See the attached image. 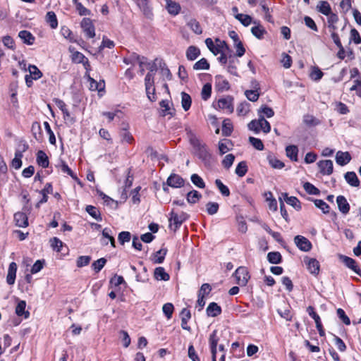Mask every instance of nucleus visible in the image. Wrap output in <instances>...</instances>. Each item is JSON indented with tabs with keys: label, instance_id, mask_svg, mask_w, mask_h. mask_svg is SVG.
Listing matches in <instances>:
<instances>
[{
	"label": "nucleus",
	"instance_id": "obj_1",
	"mask_svg": "<svg viewBox=\"0 0 361 361\" xmlns=\"http://www.w3.org/2000/svg\"><path fill=\"white\" fill-rule=\"evenodd\" d=\"M188 218V215L186 213L182 212L180 214H177L172 210L169 219L170 222L169 226L173 231H176Z\"/></svg>",
	"mask_w": 361,
	"mask_h": 361
},
{
	"label": "nucleus",
	"instance_id": "obj_2",
	"mask_svg": "<svg viewBox=\"0 0 361 361\" xmlns=\"http://www.w3.org/2000/svg\"><path fill=\"white\" fill-rule=\"evenodd\" d=\"M190 142L193 146L195 153L200 159L206 160L209 157V154L204 144L202 143L196 137H191Z\"/></svg>",
	"mask_w": 361,
	"mask_h": 361
},
{
	"label": "nucleus",
	"instance_id": "obj_3",
	"mask_svg": "<svg viewBox=\"0 0 361 361\" xmlns=\"http://www.w3.org/2000/svg\"><path fill=\"white\" fill-rule=\"evenodd\" d=\"M234 275L236 279L237 283L241 286H246L250 278V276L247 268L244 267H238L235 271Z\"/></svg>",
	"mask_w": 361,
	"mask_h": 361
},
{
	"label": "nucleus",
	"instance_id": "obj_4",
	"mask_svg": "<svg viewBox=\"0 0 361 361\" xmlns=\"http://www.w3.org/2000/svg\"><path fill=\"white\" fill-rule=\"evenodd\" d=\"M214 107L216 109L227 110L228 112L232 113L233 111V98L230 96L220 98L218 100L216 105H214Z\"/></svg>",
	"mask_w": 361,
	"mask_h": 361
},
{
	"label": "nucleus",
	"instance_id": "obj_5",
	"mask_svg": "<svg viewBox=\"0 0 361 361\" xmlns=\"http://www.w3.org/2000/svg\"><path fill=\"white\" fill-rule=\"evenodd\" d=\"M81 27L87 37L93 38L95 36L94 26L90 18H84L81 21Z\"/></svg>",
	"mask_w": 361,
	"mask_h": 361
},
{
	"label": "nucleus",
	"instance_id": "obj_6",
	"mask_svg": "<svg viewBox=\"0 0 361 361\" xmlns=\"http://www.w3.org/2000/svg\"><path fill=\"white\" fill-rule=\"evenodd\" d=\"M294 242L296 246L302 251L308 252L312 248L310 241L304 236L296 235L294 238Z\"/></svg>",
	"mask_w": 361,
	"mask_h": 361
},
{
	"label": "nucleus",
	"instance_id": "obj_7",
	"mask_svg": "<svg viewBox=\"0 0 361 361\" xmlns=\"http://www.w3.org/2000/svg\"><path fill=\"white\" fill-rule=\"evenodd\" d=\"M304 263L312 274L317 275L319 274V263L316 259L306 257L304 258Z\"/></svg>",
	"mask_w": 361,
	"mask_h": 361
},
{
	"label": "nucleus",
	"instance_id": "obj_8",
	"mask_svg": "<svg viewBox=\"0 0 361 361\" xmlns=\"http://www.w3.org/2000/svg\"><path fill=\"white\" fill-rule=\"evenodd\" d=\"M307 311L309 315L314 320V323L316 324V327L319 331V335L321 336H324L325 333L319 316L314 312V308L312 306H309L307 309Z\"/></svg>",
	"mask_w": 361,
	"mask_h": 361
},
{
	"label": "nucleus",
	"instance_id": "obj_9",
	"mask_svg": "<svg viewBox=\"0 0 361 361\" xmlns=\"http://www.w3.org/2000/svg\"><path fill=\"white\" fill-rule=\"evenodd\" d=\"M319 171L323 175H330L333 172V161L331 160H322L317 163Z\"/></svg>",
	"mask_w": 361,
	"mask_h": 361
},
{
	"label": "nucleus",
	"instance_id": "obj_10",
	"mask_svg": "<svg viewBox=\"0 0 361 361\" xmlns=\"http://www.w3.org/2000/svg\"><path fill=\"white\" fill-rule=\"evenodd\" d=\"M211 353H212V361H216V347L219 341V338L217 337V331L214 330L209 336V338Z\"/></svg>",
	"mask_w": 361,
	"mask_h": 361
},
{
	"label": "nucleus",
	"instance_id": "obj_11",
	"mask_svg": "<svg viewBox=\"0 0 361 361\" xmlns=\"http://www.w3.org/2000/svg\"><path fill=\"white\" fill-rule=\"evenodd\" d=\"M341 259H342V262L347 267L352 269L355 273H356L359 276H361V270L357 265L355 259L347 256H341Z\"/></svg>",
	"mask_w": 361,
	"mask_h": 361
},
{
	"label": "nucleus",
	"instance_id": "obj_12",
	"mask_svg": "<svg viewBox=\"0 0 361 361\" xmlns=\"http://www.w3.org/2000/svg\"><path fill=\"white\" fill-rule=\"evenodd\" d=\"M137 6L142 11L143 14L147 17L151 18L152 16V8L149 4V0H133Z\"/></svg>",
	"mask_w": 361,
	"mask_h": 361
},
{
	"label": "nucleus",
	"instance_id": "obj_13",
	"mask_svg": "<svg viewBox=\"0 0 361 361\" xmlns=\"http://www.w3.org/2000/svg\"><path fill=\"white\" fill-rule=\"evenodd\" d=\"M168 185L172 188H180L184 185V180L178 175L173 173L167 179Z\"/></svg>",
	"mask_w": 361,
	"mask_h": 361
},
{
	"label": "nucleus",
	"instance_id": "obj_14",
	"mask_svg": "<svg viewBox=\"0 0 361 361\" xmlns=\"http://www.w3.org/2000/svg\"><path fill=\"white\" fill-rule=\"evenodd\" d=\"M14 221L16 225L18 227H27L28 226V219L27 215L21 212H16L14 214Z\"/></svg>",
	"mask_w": 361,
	"mask_h": 361
},
{
	"label": "nucleus",
	"instance_id": "obj_15",
	"mask_svg": "<svg viewBox=\"0 0 361 361\" xmlns=\"http://www.w3.org/2000/svg\"><path fill=\"white\" fill-rule=\"evenodd\" d=\"M27 149V145H24L22 151L16 150L15 152V157L11 161V166L15 169H19L22 166L21 159L23 157V152Z\"/></svg>",
	"mask_w": 361,
	"mask_h": 361
},
{
	"label": "nucleus",
	"instance_id": "obj_16",
	"mask_svg": "<svg viewBox=\"0 0 361 361\" xmlns=\"http://www.w3.org/2000/svg\"><path fill=\"white\" fill-rule=\"evenodd\" d=\"M351 160L350 154L348 152L338 151L336 155V161L338 165L344 166Z\"/></svg>",
	"mask_w": 361,
	"mask_h": 361
},
{
	"label": "nucleus",
	"instance_id": "obj_17",
	"mask_svg": "<svg viewBox=\"0 0 361 361\" xmlns=\"http://www.w3.org/2000/svg\"><path fill=\"white\" fill-rule=\"evenodd\" d=\"M338 209L341 212L346 214L349 212L350 205L344 196L339 195L336 198Z\"/></svg>",
	"mask_w": 361,
	"mask_h": 361
},
{
	"label": "nucleus",
	"instance_id": "obj_18",
	"mask_svg": "<svg viewBox=\"0 0 361 361\" xmlns=\"http://www.w3.org/2000/svg\"><path fill=\"white\" fill-rule=\"evenodd\" d=\"M181 317V327L188 331H190V327L188 326V322L191 318L190 311L186 308H183L180 312Z\"/></svg>",
	"mask_w": 361,
	"mask_h": 361
},
{
	"label": "nucleus",
	"instance_id": "obj_19",
	"mask_svg": "<svg viewBox=\"0 0 361 361\" xmlns=\"http://www.w3.org/2000/svg\"><path fill=\"white\" fill-rule=\"evenodd\" d=\"M164 1L166 2V8L170 14L176 16L179 13L180 6L178 3L172 0H164Z\"/></svg>",
	"mask_w": 361,
	"mask_h": 361
},
{
	"label": "nucleus",
	"instance_id": "obj_20",
	"mask_svg": "<svg viewBox=\"0 0 361 361\" xmlns=\"http://www.w3.org/2000/svg\"><path fill=\"white\" fill-rule=\"evenodd\" d=\"M240 61L235 56L230 55L228 56V63L227 66V71L233 75H237V66Z\"/></svg>",
	"mask_w": 361,
	"mask_h": 361
},
{
	"label": "nucleus",
	"instance_id": "obj_21",
	"mask_svg": "<svg viewBox=\"0 0 361 361\" xmlns=\"http://www.w3.org/2000/svg\"><path fill=\"white\" fill-rule=\"evenodd\" d=\"M17 271V264L15 262H11L9 264L6 281L9 285H13L15 283L16 276Z\"/></svg>",
	"mask_w": 361,
	"mask_h": 361
},
{
	"label": "nucleus",
	"instance_id": "obj_22",
	"mask_svg": "<svg viewBox=\"0 0 361 361\" xmlns=\"http://www.w3.org/2000/svg\"><path fill=\"white\" fill-rule=\"evenodd\" d=\"M26 302L25 300H20L16 307V314L18 317H23L24 319L29 317L30 313L25 310Z\"/></svg>",
	"mask_w": 361,
	"mask_h": 361
},
{
	"label": "nucleus",
	"instance_id": "obj_23",
	"mask_svg": "<svg viewBox=\"0 0 361 361\" xmlns=\"http://www.w3.org/2000/svg\"><path fill=\"white\" fill-rule=\"evenodd\" d=\"M207 314L209 317H216L219 315L221 312V308L219 305H218L216 302H213L209 303L206 310Z\"/></svg>",
	"mask_w": 361,
	"mask_h": 361
},
{
	"label": "nucleus",
	"instance_id": "obj_24",
	"mask_svg": "<svg viewBox=\"0 0 361 361\" xmlns=\"http://www.w3.org/2000/svg\"><path fill=\"white\" fill-rule=\"evenodd\" d=\"M281 200L283 199V200L288 204L291 205L296 209H300V202L298 200L297 197L290 196L289 197L287 193H282L281 194Z\"/></svg>",
	"mask_w": 361,
	"mask_h": 361
},
{
	"label": "nucleus",
	"instance_id": "obj_25",
	"mask_svg": "<svg viewBox=\"0 0 361 361\" xmlns=\"http://www.w3.org/2000/svg\"><path fill=\"white\" fill-rule=\"evenodd\" d=\"M18 37L23 41L24 43L31 45L35 42V37L32 35V33L27 30L20 31L18 33Z\"/></svg>",
	"mask_w": 361,
	"mask_h": 361
},
{
	"label": "nucleus",
	"instance_id": "obj_26",
	"mask_svg": "<svg viewBox=\"0 0 361 361\" xmlns=\"http://www.w3.org/2000/svg\"><path fill=\"white\" fill-rule=\"evenodd\" d=\"M346 182L353 187H357L360 185V180L355 172H347L345 176Z\"/></svg>",
	"mask_w": 361,
	"mask_h": 361
},
{
	"label": "nucleus",
	"instance_id": "obj_27",
	"mask_svg": "<svg viewBox=\"0 0 361 361\" xmlns=\"http://www.w3.org/2000/svg\"><path fill=\"white\" fill-rule=\"evenodd\" d=\"M37 162L42 168H47L49 166L48 157L42 150H39L37 153Z\"/></svg>",
	"mask_w": 361,
	"mask_h": 361
},
{
	"label": "nucleus",
	"instance_id": "obj_28",
	"mask_svg": "<svg viewBox=\"0 0 361 361\" xmlns=\"http://www.w3.org/2000/svg\"><path fill=\"white\" fill-rule=\"evenodd\" d=\"M31 130H32V135H33V137H35V139L38 142L42 141V128H41L39 123L34 122L32 124Z\"/></svg>",
	"mask_w": 361,
	"mask_h": 361
},
{
	"label": "nucleus",
	"instance_id": "obj_29",
	"mask_svg": "<svg viewBox=\"0 0 361 361\" xmlns=\"http://www.w3.org/2000/svg\"><path fill=\"white\" fill-rule=\"evenodd\" d=\"M146 93H150L151 89L154 87V73H147L145 78Z\"/></svg>",
	"mask_w": 361,
	"mask_h": 361
},
{
	"label": "nucleus",
	"instance_id": "obj_30",
	"mask_svg": "<svg viewBox=\"0 0 361 361\" xmlns=\"http://www.w3.org/2000/svg\"><path fill=\"white\" fill-rule=\"evenodd\" d=\"M286 156L292 161H298V148L296 145H289L286 148Z\"/></svg>",
	"mask_w": 361,
	"mask_h": 361
},
{
	"label": "nucleus",
	"instance_id": "obj_31",
	"mask_svg": "<svg viewBox=\"0 0 361 361\" xmlns=\"http://www.w3.org/2000/svg\"><path fill=\"white\" fill-rule=\"evenodd\" d=\"M154 278L158 281L169 280V275L165 271V269L161 267H157L154 269Z\"/></svg>",
	"mask_w": 361,
	"mask_h": 361
},
{
	"label": "nucleus",
	"instance_id": "obj_32",
	"mask_svg": "<svg viewBox=\"0 0 361 361\" xmlns=\"http://www.w3.org/2000/svg\"><path fill=\"white\" fill-rule=\"evenodd\" d=\"M200 54V49L194 46H190L186 51V57L190 61L196 59Z\"/></svg>",
	"mask_w": 361,
	"mask_h": 361
},
{
	"label": "nucleus",
	"instance_id": "obj_33",
	"mask_svg": "<svg viewBox=\"0 0 361 361\" xmlns=\"http://www.w3.org/2000/svg\"><path fill=\"white\" fill-rule=\"evenodd\" d=\"M251 32L255 37L260 39L263 38L267 32L262 25L257 24L251 28Z\"/></svg>",
	"mask_w": 361,
	"mask_h": 361
},
{
	"label": "nucleus",
	"instance_id": "obj_34",
	"mask_svg": "<svg viewBox=\"0 0 361 361\" xmlns=\"http://www.w3.org/2000/svg\"><path fill=\"white\" fill-rule=\"evenodd\" d=\"M318 10L322 14L329 16L331 13L330 4L326 1H322L317 6Z\"/></svg>",
	"mask_w": 361,
	"mask_h": 361
},
{
	"label": "nucleus",
	"instance_id": "obj_35",
	"mask_svg": "<svg viewBox=\"0 0 361 361\" xmlns=\"http://www.w3.org/2000/svg\"><path fill=\"white\" fill-rule=\"evenodd\" d=\"M192 99L190 96L183 92H181V106L185 111H188L191 106Z\"/></svg>",
	"mask_w": 361,
	"mask_h": 361
},
{
	"label": "nucleus",
	"instance_id": "obj_36",
	"mask_svg": "<svg viewBox=\"0 0 361 361\" xmlns=\"http://www.w3.org/2000/svg\"><path fill=\"white\" fill-rule=\"evenodd\" d=\"M46 20L51 28L55 29L57 27L58 20L54 12L49 11L46 15Z\"/></svg>",
	"mask_w": 361,
	"mask_h": 361
},
{
	"label": "nucleus",
	"instance_id": "obj_37",
	"mask_svg": "<svg viewBox=\"0 0 361 361\" xmlns=\"http://www.w3.org/2000/svg\"><path fill=\"white\" fill-rule=\"evenodd\" d=\"M235 18L245 27L250 25L252 21V17L246 14L236 13Z\"/></svg>",
	"mask_w": 361,
	"mask_h": 361
},
{
	"label": "nucleus",
	"instance_id": "obj_38",
	"mask_svg": "<svg viewBox=\"0 0 361 361\" xmlns=\"http://www.w3.org/2000/svg\"><path fill=\"white\" fill-rule=\"evenodd\" d=\"M27 70L30 73L28 75L34 78V80H38L42 76V72L35 65H29Z\"/></svg>",
	"mask_w": 361,
	"mask_h": 361
},
{
	"label": "nucleus",
	"instance_id": "obj_39",
	"mask_svg": "<svg viewBox=\"0 0 361 361\" xmlns=\"http://www.w3.org/2000/svg\"><path fill=\"white\" fill-rule=\"evenodd\" d=\"M202 195L197 190H192L187 194V200L189 203L195 204L200 200Z\"/></svg>",
	"mask_w": 361,
	"mask_h": 361
},
{
	"label": "nucleus",
	"instance_id": "obj_40",
	"mask_svg": "<svg viewBox=\"0 0 361 361\" xmlns=\"http://www.w3.org/2000/svg\"><path fill=\"white\" fill-rule=\"evenodd\" d=\"M267 259L271 264H279L281 262L282 257L279 252H271L267 255Z\"/></svg>",
	"mask_w": 361,
	"mask_h": 361
},
{
	"label": "nucleus",
	"instance_id": "obj_41",
	"mask_svg": "<svg viewBox=\"0 0 361 361\" xmlns=\"http://www.w3.org/2000/svg\"><path fill=\"white\" fill-rule=\"evenodd\" d=\"M187 25L195 34L200 35L202 32V30L199 22H197L195 19H190L188 22Z\"/></svg>",
	"mask_w": 361,
	"mask_h": 361
},
{
	"label": "nucleus",
	"instance_id": "obj_42",
	"mask_svg": "<svg viewBox=\"0 0 361 361\" xmlns=\"http://www.w3.org/2000/svg\"><path fill=\"white\" fill-rule=\"evenodd\" d=\"M267 159L269 161V164L273 167L274 169H281L284 167V164L281 161L279 160L276 157L269 155L267 157Z\"/></svg>",
	"mask_w": 361,
	"mask_h": 361
},
{
	"label": "nucleus",
	"instance_id": "obj_43",
	"mask_svg": "<svg viewBox=\"0 0 361 361\" xmlns=\"http://www.w3.org/2000/svg\"><path fill=\"white\" fill-rule=\"evenodd\" d=\"M209 68V63L207 62V59L204 58L201 59L198 61H197L194 66L193 69L196 71L200 70H208Z\"/></svg>",
	"mask_w": 361,
	"mask_h": 361
},
{
	"label": "nucleus",
	"instance_id": "obj_44",
	"mask_svg": "<svg viewBox=\"0 0 361 361\" xmlns=\"http://www.w3.org/2000/svg\"><path fill=\"white\" fill-rule=\"evenodd\" d=\"M216 86L220 90H228L230 88L228 82L221 76L216 77Z\"/></svg>",
	"mask_w": 361,
	"mask_h": 361
},
{
	"label": "nucleus",
	"instance_id": "obj_45",
	"mask_svg": "<svg viewBox=\"0 0 361 361\" xmlns=\"http://www.w3.org/2000/svg\"><path fill=\"white\" fill-rule=\"evenodd\" d=\"M160 74L163 80H171L172 79V74L165 63L160 65Z\"/></svg>",
	"mask_w": 361,
	"mask_h": 361
},
{
	"label": "nucleus",
	"instance_id": "obj_46",
	"mask_svg": "<svg viewBox=\"0 0 361 361\" xmlns=\"http://www.w3.org/2000/svg\"><path fill=\"white\" fill-rule=\"evenodd\" d=\"M86 212L94 219L97 221H102V217L99 210L94 206L87 205L86 207Z\"/></svg>",
	"mask_w": 361,
	"mask_h": 361
},
{
	"label": "nucleus",
	"instance_id": "obj_47",
	"mask_svg": "<svg viewBox=\"0 0 361 361\" xmlns=\"http://www.w3.org/2000/svg\"><path fill=\"white\" fill-rule=\"evenodd\" d=\"M159 104H160V107H161V115L162 116H166L167 115H172V113L170 111L169 100H162L160 102Z\"/></svg>",
	"mask_w": 361,
	"mask_h": 361
},
{
	"label": "nucleus",
	"instance_id": "obj_48",
	"mask_svg": "<svg viewBox=\"0 0 361 361\" xmlns=\"http://www.w3.org/2000/svg\"><path fill=\"white\" fill-rule=\"evenodd\" d=\"M215 184L222 195L226 196V197H228L230 195V190H229L228 188L226 185H225L221 182V180L216 179L215 180Z\"/></svg>",
	"mask_w": 361,
	"mask_h": 361
},
{
	"label": "nucleus",
	"instance_id": "obj_49",
	"mask_svg": "<svg viewBox=\"0 0 361 361\" xmlns=\"http://www.w3.org/2000/svg\"><path fill=\"white\" fill-rule=\"evenodd\" d=\"M69 51L72 53V59L74 62L78 63H83L84 60L86 59L82 53L77 51H74L71 47H69Z\"/></svg>",
	"mask_w": 361,
	"mask_h": 361
},
{
	"label": "nucleus",
	"instance_id": "obj_50",
	"mask_svg": "<svg viewBox=\"0 0 361 361\" xmlns=\"http://www.w3.org/2000/svg\"><path fill=\"white\" fill-rule=\"evenodd\" d=\"M247 171V166L245 161H240L235 168V173L240 176H244Z\"/></svg>",
	"mask_w": 361,
	"mask_h": 361
},
{
	"label": "nucleus",
	"instance_id": "obj_51",
	"mask_svg": "<svg viewBox=\"0 0 361 361\" xmlns=\"http://www.w3.org/2000/svg\"><path fill=\"white\" fill-rule=\"evenodd\" d=\"M212 94V85L209 83H206L204 85L202 92L201 97L202 99L204 101H207L210 97Z\"/></svg>",
	"mask_w": 361,
	"mask_h": 361
},
{
	"label": "nucleus",
	"instance_id": "obj_52",
	"mask_svg": "<svg viewBox=\"0 0 361 361\" xmlns=\"http://www.w3.org/2000/svg\"><path fill=\"white\" fill-rule=\"evenodd\" d=\"M233 130L232 123L230 120L226 119L223 121L222 134L225 136H228L231 134Z\"/></svg>",
	"mask_w": 361,
	"mask_h": 361
},
{
	"label": "nucleus",
	"instance_id": "obj_53",
	"mask_svg": "<svg viewBox=\"0 0 361 361\" xmlns=\"http://www.w3.org/2000/svg\"><path fill=\"white\" fill-rule=\"evenodd\" d=\"M174 310V307L172 303L167 302L165 303L162 307V311L167 319H171L173 315V312Z\"/></svg>",
	"mask_w": 361,
	"mask_h": 361
},
{
	"label": "nucleus",
	"instance_id": "obj_54",
	"mask_svg": "<svg viewBox=\"0 0 361 361\" xmlns=\"http://www.w3.org/2000/svg\"><path fill=\"white\" fill-rule=\"evenodd\" d=\"M190 179L192 183L197 188H204L205 187L203 179L199 175L194 173L191 176Z\"/></svg>",
	"mask_w": 361,
	"mask_h": 361
},
{
	"label": "nucleus",
	"instance_id": "obj_55",
	"mask_svg": "<svg viewBox=\"0 0 361 361\" xmlns=\"http://www.w3.org/2000/svg\"><path fill=\"white\" fill-rule=\"evenodd\" d=\"M258 114L262 116H265L267 118H271L274 115V110L267 106H262L259 110H258Z\"/></svg>",
	"mask_w": 361,
	"mask_h": 361
},
{
	"label": "nucleus",
	"instance_id": "obj_56",
	"mask_svg": "<svg viewBox=\"0 0 361 361\" xmlns=\"http://www.w3.org/2000/svg\"><path fill=\"white\" fill-rule=\"evenodd\" d=\"M50 244L52 249L56 252H60L63 247V242L56 237L50 239Z\"/></svg>",
	"mask_w": 361,
	"mask_h": 361
},
{
	"label": "nucleus",
	"instance_id": "obj_57",
	"mask_svg": "<svg viewBox=\"0 0 361 361\" xmlns=\"http://www.w3.org/2000/svg\"><path fill=\"white\" fill-rule=\"evenodd\" d=\"M106 262V259L105 258L102 257V258H100V259L94 261L92 263V267L94 269V270L95 271V272L98 273L104 267Z\"/></svg>",
	"mask_w": 361,
	"mask_h": 361
},
{
	"label": "nucleus",
	"instance_id": "obj_58",
	"mask_svg": "<svg viewBox=\"0 0 361 361\" xmlns=\"http://www.w3.org/2000/svg\"><path fill=\"white\" fill-rule=\"evenodd\" d=\"M58 167L61 172L68 174L73 179H77L76 176L64 161H61V164L58 165Z\"/></svg>",
	"mask_w": 361,
	"mask_h": 361
},
{
	"label": "nucleus",
	"instance_id": "obj_59",
	"mask_svg": "<svg viewBox=\"0 0 361 361\" xmlns=\"http://www.w3.org/2000/svg\"><path fill=\"white\" fill-rule=\"evenodd\" d=\"M303 188L310 195H317L319 194V190L310 183H305L303 185Z\"/></svg>",
	"mask_w": 361,
	"mask_h": 361
},
{
	"label": "nucleus",
	"instance_id": "obj_60",
	"mask_svg": "<svg viewBox=\"0 0 361 361\" xmlns=\"http://www.w3.org/2000/svg\"><path fill=\"white\" fill-rule=\"evenodd\" d=\"M166 254V250L161 249L157 251L154 256V262L157 264H161L163 262L165 255Z\"/></svg>",
	"mask_w": 361,
	"mask_h": 361
},
{
	"label": "nucleus",
	"instance_id": "obj_61",
	"mask_svg": "<svg viewBox=\"0 0 361 361\" xmlns=\"http://www.w3.org/2000/svg\"><path fill=\"white\" fill-rule=\"evenodd\" d=\"M207 212L209 215H214L219 210V204L216 202H209L206 204Z\"/></svg>",
	"mask_w": 361,
	"mask_h": 361
},
{
	"label": "nucleus",
	"instance_id": "obj_62",
	"mask_svg": "<svg viewBox=\"0 0 361 361\" xmlns=\"http://www.w3.org/2000/svg\"><path fill=\"white\" fill-rule=\"evenodd\" d=\"M74 4L80 16H90L91 14V11L85 8L81 3L77 1V3H74Z\"/></svg>",
	"mask_w": 361,
	"mask_h": 361
},
{
	"label": "nucleus",
	"instance_id": "obj_63",
	"mask_svg": "<svg viewBox=\"0 0 361 361\" xmlns=\"http://www.w3.org/2000/svg\"><path fill=\"white\" fill-rule=\"evenodd\" d=\"M235 156L232 154H228L225 156L222 161V165L226 169H229L233 164Z\"/></svg>",
	"mask_w": 361,
	"mask_h": 361
},
{
	"label": "nucleus",
	"instance_id": "obj_64",
	"mask_svg": "<svg viewBox=\"0 0 361 361\" xmlns=\"http://www.w3.org/2000/svg\"><path fill=\"white\" fill-rule=\"evenodd\" d=\"M314 205L320 209L324 214L329 212V206L322 200H315Z\"/></svg>",
	"mask_w": 361,
	"mask_h": 361
}]
</instances>
